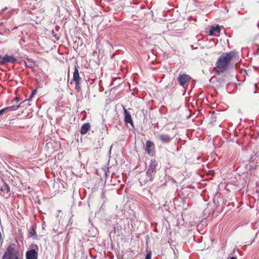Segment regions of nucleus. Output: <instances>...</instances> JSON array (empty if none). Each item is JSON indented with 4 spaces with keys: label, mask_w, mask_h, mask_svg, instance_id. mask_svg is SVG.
Returning a JSON list of instances; mask_svg holds the SVG:
<instances>
[{
    "label": "nucleus",
    "mask_w": 259,
    "mask_h": 259,
    "mask_svg": "<svg viewBox=\"0 0 259 259\" xmlns=\"http://www.w3.org/2000/svg\"><path fill=\"white\" fill-rule=\"evenodd\" d=\"M235 52L231 51L220 56L216 63V68L220 72H224L228 68L231 60L234 57Z\"/></svg>",
    "instance_id": "nucleus-1"
},
{
    "label": "nucleus",
    "mask_w": 259,
    "mask_h": 259,
    "mask_svg": "<svg viewBox=\"0 0 259 259\" xmlns=\"http://www.w3.org/2000/svg\"><path fill=\"white\" fill-rule=\"evenodd\" d=\"M36 92L35 90L33 91V92L32 93V94H31V97H32L33 96V95L35 93V92Z\"/></svg>",
    "instance_id": "nucleus-22"
},
{
    "label": "nucleus",
    "mask_w": 259,
    "mask_h": 259,
    "mask_svg": "<svg viewBox=\"0 0 259 259\" xmlns=\"http://www.w3.org/2000/svg\"><path fill=\"white\" fill-rule=\"evenodd\" d=\"M25 63L26 65L29 67H32L34 65V62L31 59H27Z\"/></svg>",
    "instance_id": "nucleus-14"
},
{
    "label": "nucleus",
    "mask_w": 259,
    "mask_h": 259,
    "mask_svg": "<svg viewBox=\"0 0 259 259\" xmlns=\"http://www.w3.org/2000/svg\"><path fill=\"white\" fill-rule=\"evenodd\" d=\"M230 259H237L235 257H231Z\"/></svg>",
    "instance_id": "nucleus-23"
},
{
    "label": "nucleus",
    "mask_w": 259,
    "mask_h": 259,
    "mask_svg": "<svg viewBox=\"0 0 259 259\" xmlns=\"http://www.w3.org/2000/svg\"><path fill=\"white\" fill-rule=\"evenodd\" d=\"M157 163L155 161H151L146 172V179L144 180L146 183L149 181H153L156 171Z\"/></svg>",
    "instance_id": "nucleus-2"
},
{
    "label": "nucleus",
    "mask_w": 259,
    "mask_h": 259,
    "mask_svg": "<svg viewBox=\"0 0 259 259\" xmlns=\"http://www.w3.org/2000/svg\"><path fill=\"white\" fill-rule=\"evenodd\" d=\"M15 100L17 101V102H18L19 100V98L17 97H16L15 98Z\"/></svg>",
    "instance_id": "nucleus-21"
},
{
    "label": "nucleus",
    "mask_w": 259,
    "mask_h": 259,
    "mask_svg": "<svg viewBox=\"0 0 259 259\" xmlns=\"http://www.w3.org/2000/svg\"><path fill=\"white\" fill-rule=\"evenodd\" d=\"M29 233L30 234H31L32 236H34V238H36L37 237V234L35 232V229L33 228V227H31L29 229Z\"/></svg>",
    "instance_id": "nucleus-16"
},
{
    "label": "nucleus",
    "mask_w": 259,
    "mask_h": 259,
    "mask_svg": "<svg viewBox=\"0 0 259 259\" xmlns=\"http://www.w3.org/2000/svg\"><path fill=\"white\" fill-rule=\"evenodd\" d=\"M190 76L186 74H180L178 77V81L179 84L184 87L185 85H188L190 81Z\"/></svg>",
    "instance_id": "nucleus-6"
},
{
    "label": "nucleus",
    "mask_w": 259,
    "mask_h": 259,
    "mask_svg": "<svg viewBox=\"0 0 259 259\" xmlns=\"http://www.w3.org/2000/svg\"><path fill=\"white\" fill-rule=\"evenodd\" d=\"M152 257V253L151 251L147 252L145 259H151Z\"/></svg>",
    "instance_id": "nucleus-17"
},
{
    "label": "nucleus",
    "mask_w": 259,
    "mask_h": 259,
    "mask_svg": "<svg viewBox=\"0 0 259 259\" xmlns=\"http://www.w3.org/2000/svg\"><path fill=\"white\" fill-rule=\"evenodd\" d=\"M174 137V135L165 133H161L156 136V139L160 141L161 143L164 144H167L170 143Z\"/></svg>",
    "instance_id": "nucleus-3"
},
{
    "label": "nucleus",
    "mask_w": 259,
    "mask_h": 259,
    "mask_svg": "<svg viewBox=\"0 0 259 259\" xmlns=\"http://www.w3.org/2000/svg\"><path fill=\"white\" fill-rule=\"evenodd\" d=\"M73 80L75 81V83L80 82L81 80V78L79 75V72L77 68L75 67L74 71L73 72Z\"/></svg>",
    "instance_id": "nucleus-11"
},
{
    "label": "nucleus",
    "mask_w": 259,
    "mask_h": 259,
    "mask_svg": "<svg viewBox=\"0 0 259 259\" xmlns=\"http://www.w3.org/2000/svg\"><path fill=\"white\" fill-rule=\"evenodd\" d=\"M123 112L124 115V122L126 124L130 123L133 127H134V122L132 118V116L130 113L124 107H123Z\"/></svg>",
    "instance_id": "nucleus-7"
},
{
    "label": "nucleus",
    "mask_w": 259,
    "mask_h": 259,
    "mask_svg": "<svg viewBox=\"0 0 259 259\" xmlns=\"http://www.w3.org/2000/svg\"><path fill=\"white\" fill-rule=\"evenodd\" d=\"M80 82L75 83V89L76 90H77L78 92H80L81 90L80 87L79 85Z\"/></svg>",
    "instance_id": "nucleus-18"
},
{
    "label": "nucleus",
    "mask_w": 259,
    "mask_h": 259,
    "mask_svg": "<svg viewBox=\"0 0 259 259\" xmlns=\"http://www.w3.org/2000/svg\"><path fill=\"white\" fill-rule=\"evenodd\" d=\"M38 246L35 244H32L31 249L26 252V259H37Z\"/></svg>",
    "instance_id": "nucleus-5"
},
{
    "label": "nucleus",
    "mask_w": 259,
    "mask_h": 259,
    "mask_svg": "<svg viewBox=\"0 0 259 259\" xmlns=\"http://www.w3.org/2000/svg\"><path fill=\"white\" fill-rule=\"evenodd\" d=\"M3 242V238L2 237V235L1 233L0 232V243H2Z\"/></svg>",
    "instance_id": "nucleus-20"
},
{
    "label": "nucleus",
    "mask_w": 259,
    "mask_h": 259,
    "mask_svg": "<svg viewBox=\"0 0 259 259\" xmlns=\"http://www.w3.org/2000/svg\"><path fill=\"white\" fill-rule=\"evenodd\" d=\"M91 125L90 123H83L80 128V133L81 135H84L90 130Z\"/></svg>",
    "instance_id": "nucleus-10"
},
{
    "label": "nucleus",
    "mask_w": 259,
    "mask_h": 259,
    "mask_svg": "<svg viewBox=\"0 0 259 259\" xmlns=\"http://www.w3.org/2000/svg\"><path fill=\"white\" fill-rule=\"evenodd\" d=\"M17 61L16 58L11 56H9L7 55H5L2 59L1 61L2 64H5L6 63H15Z\"/></svg>",
    "instance_id": "nucleus-8"
},
{
    "label": "nucleus",
    "mask_w": 259,
    "mask_h": 259,
    "mask_svg": "<svg viewBox=\"0 0 259 259\" xmlns=\"http://www.w3.org/2000/svg\"><path fill=\"white\" fill-rule=\"evenodd\" d=\"M1 58H2V56H1V55H0V59H1Z\"/></svg>",
    "instance_id": "nucleus-24"
},
{
    "label": "nucleus",
    "mask_w": 259,
    "mask_h": 259,
    "mask_svg": "<svg viewBox=\"0 0 259 259\" xmlns=\"http://www.w3.org/2000/svg\"><path fill=\"white\" fill-rule=\"evenodd\" d=\"M154 146V143L150 141H147L146 143V151L147 152L150 154L152 152V150L151 149V147Z\"/></svg>",
    "instance_id": "nucleus-13"
},
{
    "label": "nucleus",
    "mask_w": 259,
    "mask_h": 259,
    "mask_svg": "<svg viewBox=\"0 0 259 259\" xmlns=\"http://www.w3.org/2000/svg\"><path fill=\"white\" fill-rule=\"evenodd\" d=\"M221 29L219 25L216 26H212L209 30V34L212 36H217L218 34L220 32Z\"/></svg>",
    "instance_id": "nucleus-9"
},
{
    "label": "nucleus",
    "mask_w": 259,
    "mask_h": 259,
    "mask_svg": "<svg viewBox=\"0 0 259 259\" xmlns=\"http://www.w3.org/2000/svg\"><path fill=\"white\" fill-rule=\"evenodd\" d=\"M7 109L6 107L0 110V115L3 114L5 112L7 111Z\"/></svg>",
    "instance_id": "nucleus-19"
},
{
    "label": "nucleus",
    "mask_w": 259,
    "mask_h": 259,
    "mask_svg": "<svg viewBox=\"0 0 259 259\" xmlns=\"http://www.w3.org/2000/svg\"><path fill=\"white\" fill-rule=\"evenodd\" d=\"M3 186L1 187L0 191L2 192L9 193L10 191L8 185L2 180Z\"/></svg>",
    "instance_id": "nucleus-12"
},
{
    "label": "nucleus",
    "mask_w": 259,
    "mask_h": 259,
    "mask_svg": "<svg viewBox=\"0 0 259 259\" xmlns=\"http://www.w3.org/2000/svg\"><path fill=\"white\" fill-rule=\"evenodd\" d=\"M3 259H21L19 256V253L13 248L9 247L7 249Z\"/></svg>",
    "instance_id": "nucleus-4"
},
{
    "label": "nucleus",
    "mask_w": 259,
    "mask_h": 259,
    "mask_svg": "<svg viewBox=\"0 0 259 259\" xmlns=\"http://www.w3.org/2000/svg\"><path fill=\"white\" fill-rule=\"evenodd\" d=\"M20 107V105H13L12 106H9L6 107L7 109V111H15L17 110L19 107Z\"/></svg>",
    "instance_id": "nucleus-15"
}]
</instances>
